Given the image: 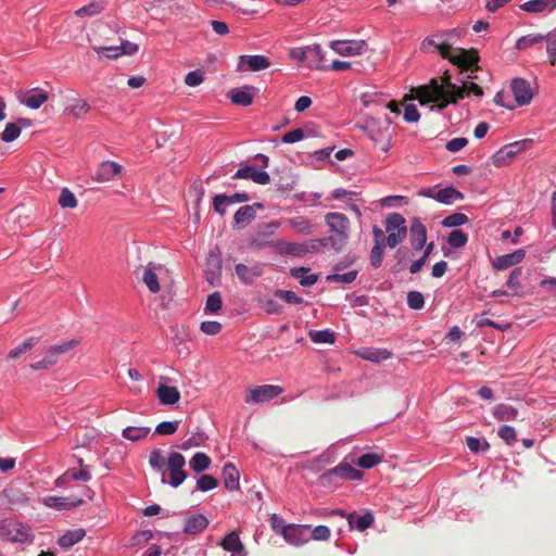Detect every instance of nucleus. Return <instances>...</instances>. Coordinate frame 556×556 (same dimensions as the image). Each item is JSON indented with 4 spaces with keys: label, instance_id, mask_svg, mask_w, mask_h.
I'll return each instance as SVG.
<instances>
[{
    "label": "nucleus",
    "instance_id": "1",
    "mask_svg": "<svg viewBox=\"0 0 556 556\" xmlns=\"http://www.w3.org/2000/svg\"><path fill=\"white\" fill-rule=\"evenodd\" d=\"M462 36V30L458 28L438 31L424 39L421 48L425 49L427 45L437 48L438 52L444 58L448 59L454 64L466 70L477 71V62L479 60L476 51H467L465 49H453L452 45Z\"/></svg>",
    "mask_w": 556,
    "mask_h": 556
},
{
    "label": "nucleus",
    "instance_id": "2",
    "mask_svg": "<svg viewBox=\"0 0 556 556\" xmlns=\"http://www.w3.org/2000/svg\"><path fill=\"white\" fill-rule=\"evenodd\" d=\"M416 96L421 104L426 102L437 103L431 106V110L443 111L448 104L457 103V99L450 98V92L444 89L443 84H440L437 78H432L427 85L419 86L416 89Z\"/></svg>",
    "mask_w": 556,
    "mask_h": 556
},
{
    "label": "nucleus",
    "instance_id": "3",
    "mask_svg": "<svg viewBox=\"0 0 556 556\" xmlns=\"http://www.w3.org/2000/svg\"><path fill=\"white\" fill-rule=\"evenodd\" d=\"M333 241V238L311 239L304 242H289L283 239L273 243L275 251L280 255H291L294 257L304 256L307 253H316Z\"/></svg>",
    "mask_w": 556,
    "mask_h": 556
},
{
    "label": "nucleus",
    "instance_id": "4",
    "mask_svg": "<svg viewBox=\"0 0 556 556\" xmlns=\"http://www.w3.org/2000/svg\"><path fill=\"white\" fill-rule=\"evenodd\" d=\"M363 477L361 470L355 469L349 463H340L338 466L325 471L318 478V483L323 488L334 490L340 486L343 480H359Z\"/></svg>",
    "mask_w": 556,
    "mask_h": 556
},
{
    "label": "nucleus",
    "instance_id": "5",
    "mask_svg": "<svg viewBox=\"0 0 556 556\" xmlns=\"http://www.w3.org/2000/svg\"><path fill=\"white\" fill-rule=\"evenodd\" d=\"M0 536L13 543H31L34 533L31 528L13 518H5L0 521Z\"/></svg>",
    "mask_w": 556,
    "mask_h": 556
},
{
    "label": "nucleus",
    "instance_id": "6",
    "mask_svg": "<svg viewBox=\"0 0 556 556\" xmlns=\"http://www.w3.org/2000/svg\"><path fill=\"white\" fill-rule=\"evenodd\" d=\"M387 247L396 248L407 236L406 220L400 213H390L386 218Z\"/></svg>",
    "mask_w": 556,
    "mask_h": 556
},
{
    "label": "nucleus",
    "instance_id": "7",
    "mask_svg": "<svg viewBox=\"0 0 556 556\" xmlns=\"http://www.w3.org/2000/svg\"><path fill=\"white\" fill-rule=\"evenodd\" d=\"M169 479H166L165 472L162 475V483L169 484L172 488H178L187 479V472L184 470L186 458L178 452H172L166 462Z\"/></svg>",
    "mask_w": 556,
    "mask_h": 556
},
{
    "label": "nucleus",
    "instance_id": "8",
    "mask_svg": "<svg viewBox=\"0 0 556 556\" xmlns=\"http://www.w3.org/2000/svg\"><path fill=\"white\" fill-rule=\"evenodd\" d=\"M283 392V388L274 384H262L250 388L244 396L248 404H257L268 402Z\"/></svg>",
    "mask_w": 556,
    "mask_h": 556
},
{
    "label": "nucleus",
    "instance_id": "9",
    "mask_svg": "<svg viewBox=\"0 0 556 556\" xmlns=\"http://www.w3.org/2000/svg\"><path fill=\"white\" fill-rule=\"evenodd\" d=\"M510 90L514 96L513 102L516 104V108L530 104L534 97V91L530 83L521 77L511 79Z\"/></svg>",
    "mask_w": 556,
    "mask_h": 556
},
{
    "label": "nucleus",
    "instance_id": "10",
    "mask_svg": "<svg viewBox=\"0 0 556 556\" xmlns=\"http://www.w3.org/2000/svg\"><path fill=\"white\" fill-rule=\"evenodd\" d=\"M329 47L342 56H353L364 53L368 45L365 40H332Z\"/></svg>",
    "mask_w": 556,
    "mask_h": 556
},
{
    "label": "nucleus",
    "instance_id": "11",
    "mask_svg": "<svg viewBox=\"0 0 556 556\" xmlns=\"http://www.w3.org/2000/svg\"><path fill=\"white\" fill-rule=\"evenodd\" d=\"M222 275V254L218 247L210 250L205 263V277L210 285L214 286Z\"/></svg>",
    "mask_w": 556,
    "mask_h": 556
},
{
    "label": "nucleus",
    "instance_id": "12",
    "mask_svg": "<svg viewBox=\"0 0 556 556\" xmlns=\"http://www.w3.org/2000/svg\"><path fill=\"white\" fill-rule=\"evenodd\" d=\"M326 224L330 227L331 231L338 236V240L343 242L349 237L350 220L342 213H328L325 216Z\"/></svg>",
    "mask_w": 556,
    "mask_h": 556
},
{
    "label": "nucleus",
    "instance_id": "13",
    "mask_svg": "<svg viewBox=\"0 0 556 556\" xmlns=\"http://www.w3.org/2000/svg\"><path fill=\"white\" fill-rule=\"evenodd\" d=\"M367 131L370 140L381 152L387 153L390 150L392 136L389 126L382 128L372 123L367 126Z\"/></svg>",
    "mask_w": 556,
    "mask_h": 556
},
{
    "label": "nucleus",
    "instance_id": "14",
    "mask_svg": "<svg viewBox=\"0 0 556 556\" xmlns=\"http://www.w3.org/2000/svg\"><path fill=\"white\" fill-rule=\"evenodd\" d=\"M169 381L168 377L161 376L159 386L156 389V395L160 404L162 405H174L180 400V392L176 387L167 386Z\"/></svg>",
    "mask_w": 556,
    "mask_h": 556
},
{
    "label": "nucleus",
    "instance_id": "15",
    "mask_svg": "<svg viewBox=\"0 0 556 556\" xmlns=\"http://www.w3.org/2000/svg\"><path fill=\"white\" fill-rule=\"evenodd\" d=\"M409 241L414 251H420L426 245L427 228L418 217H414L410 222Z\"/></svg>",
    "mask_w": 556,
    "mask_h": 556
},
{
    "label": "nucleus",
    "instance_id": "16",
    "mask_svg": "<svg viewBox=\"0 0 556 556\" xmlns=\"http://www.w3.org/2000/svg\"><path fill=\"white\" fill-rule=\"evenodd\" d=\"M249 200H250V197L245 192H236L231 195L216 194L213 198V206H214L215 212L223 216L226 214V207L228 205H231L235 203L248 202Z\"/></svg>",
    "mask_w": 556,
    "mask_h": 556
},
{
    "label": "nucleus",
    "instance_id": "17",
    "mask_svg": "<svg viewBox=\"0 0 556 556\" xmlns=\"http://www.w3.org/2000/svg\"><path fill=\"white\" fill-rule=\"evenodd\" d=\"M235 179H251L258 185H267L270 181V176L265 170H258L254 165H245L238 168L232 176Z\"/></svg>",
    "mask_w": 556,
    "mask_h": 556
},
{
    "label": "nucleus",
    "instance_id": "18",
    "mask_svg": "<svg viewBox=\"0 0 556 556\" xmlns=\"http://www.w3.org/2000/svg\"><path fill=\"white\" fill-rule=\"evenodd\" d=\"M42 503L47 507H50V508H53L56 510H70V509L83 504V500L77 496H74V495H71V496L51 495V496H46L42 500Z\"/></svg>",
    "mask_w": 556,
    "mask_h": 556
},
{
    "label": "nucleus",
    "instance_id": "19",
    "mask_svg": "<svg viewBox=\"0 0 556 556\" xmlns=\"http://www.w3.org/2000/svg\"><path fill=\"white\" fill-rule=\"evenodd\" d=\"M18 101L29 109L37 110L49 100L48 92L40 88H33L17 97Z\"/></svg>",
    "mask_w": 556,
    "mask_h": 556
},
{
    "label": "nucleus",
    "instance_id": "20",
    "mask_svg": "<svg viewBox=\"0 0 556 556\" xmlns=\"http://www.w3.org/2000/svg\"><path fill=\"white\" fill-rule=\"evenodd\" d=\"M527 144V140L516 141L500 149L494 155V164L509 163Z\"/></svg>",
    "mask_w": 556,
    "mask_h": 556
},
{
    "label": "nucleus",
    "instance_id": "21",
    "mask_svg": "<svg viewBox=\"0 0 556 556\" xmlns=\"http://www.w3.org/2000/svg\"><path fill=\"white\" fill-rule=\"evenodd\" d=\"M285 540L293 545L300 546L308 542V525H288Z\"/></svg>",
    "mask_w": 556,
    "mask_h": 556
},
{
    "label": "nucleus",
    "instance_id": "22",
    "mask_svg": "<svg viewBox=\"0 0 556 556\" xmlns=\"http://www.w3.org/2000/svg\"><path fill=\"white\" fill-rule=\"evenodd\" d=\"M255 88L252 86H243L241 88H232L228 91L227 97L233 104L249 106L253 103Z\"/></svg>",
    "mask_w": 556,
    "mask_h": 556
},
{
    "label": "nucleus",
    "instance_id": "23",
    "mask_svg": "<svg viewBox=\"0 0 556 556\" xmlns=\"http://www.w3.org/2000/svg\"><path fill=\"white\" fill-rule=\"evenodd\" d=\"M122 172V166L113 161L102 162L94 173L93 179L99 182H105L114 179Z\"/></svg>",
    "mask_w": 556,
    "mask_h": 556
},
{
    "label": "nucleus",
    "instance_id": "24",
    "mask_svg": "<svg viewBox=\"0 0 556 556\" xmlns=\"http://www.w3.org/2000/svg\"><path fill=\"white\" fill-rule=\"evenodd\" d=\"M526 256V251L523 249H519L514 251L513 253L504 254L501 256H497L493 261V267L496 270H504L509 267H513L523 261Z\"/></svg>",
    "mask_w": 556,
    "mask_h": 556
},
{
    "label": "nucleus",
    "instance_id": "25",
    "mask_svg": "<svg viewBox=\"0 0 556 556\" xmlns=\"http://www.w3.org/2000/svg\"><path fill=\"white\" fill-rule=\"evenodd\" d=\"M306 66L311 70H328V65L326 64L325 52L321 49L320 45L315 43L308 46Z\"/></svg>",
    "mask_w": 556,
    "mask_h": 556
},
{
    "label": "nucleus",
    "instance_id": "26",
    "mask_svg": "<svg viewBox=\"0 0 556 556\" xmlns=\"http://www.w3.org/2000/svg\"><path fill=\"white\" fill-rule=\"evenodd\" d=\"M520 9L527 13H551L556 9V0H529Z\"/></svg>",
    "mask_w": 556,
    "mask_h": 556
},
{
    "label": "nucleus",
    "instance_id": "27",
    "mask_svg": "<svg viewBox=\"0 0 556 556\" xmlns=\"http://www.w3.org/2000/svg\"><path fill=\"white\" fill-rule=\"evenodd\" d=\"M235 270L240 281L244 285H252L255 279L261 277L263 274L262 267L260 265L250 267L244 264H237Z\"/></svg>",
    "mask_w": 556,
    "mask_h": 556
},
{
    "label": "nucleus",
    "instance_id": "28",
    "mask_svg": "<svg viewBox=\"0 0 556 556\" xmlns=\"http://www.w3.org/2000/svg\"><path fill=\"white\" fill-rule=\"evenodd\" d=\"M255 207L263 208L262 203H254L253 205H243L238 208V211L233 215L235 224L239 228L245 227L249 223H251L255 216Z\"/></svg>",
    "mask_w": 556,
    "mask_h": 556
},
{
    "label": "nucleus",
    "instance_id": "29",
    "mask_svg": "<svg viewBox=\"0 0 556 556\" xmlns=\"http://www.w3.org/2000/svg\"><path fill=\"white\" fill-rule=\"evenodd\" d=\"M350 528L357 531H365L372 526L375 518L370 511H366L364 515H358L355 511L346 516Z\"/></svg>",
    "mask_w": 556,
    "mask_h": 556
},
{
    "label": "nucleus",
    "instance_id": "30",
    "mask_svg": "<svg viewBox=\"0 0 556 556\" xmlns=\"http://www.w3.org/2000/svg\"><path fill=\"white\" fill-rule=\"evenodd\" d=\"M224 485L228 491L239 490L240 473L232 463L225 464L223 468Z\"/></svg>",
    "mask_w": 556,
    "mask_h": 556
},
{
    "label": "nucleus",
    "instance_id": "31",
    "mask_svg": "<svg viewBox=\"0 0 556 556\" xmlns=\"http://www.w3.org/2000/svg\"><path fill=\"white\" fill-rule=\"evenodd\" d=\"M358 356L371 363H381L391 358L392 353L387 349L365 348L358 351Z\"/></svg>",
    "mask_w": 556,
    "mask_h": 556
},
{
    "label": "nucleus",
    "instance_id": "32",
    "mask_svg": "<svg viewBox=\"0 0 556 556\" xmlns=\"http://www.w3.org/2000/svg\"><path fill=\"white\" fill-rule=\"evenodd\" d=\"M208 526V519L204 515H192L187 518L184 532L188 534H198L204 531Z\"/></svg>",
    "mask_w": 556,
    "mask_h": 556
},
{
    "label": "nucleus",
    "instance_id": "33",
    "mask_svg": "<svg viewBox=\"0 0 556 556\" xmlns=\"http://www.w3.org/2000/svg\"><path fill=\"white\" fill-rule=\"evenodd\" d=\"M220 545L226 552L232 554L242 555L245 553L244 546L239 538V534L235 531L228 533L220 542Z\"/></svg>",
    "mask_w": 556,
    "mask_h": 556
},
{
    "label": "nucleus",
    "instance_id": "34",
    "mask_svg": "<svg viewBox=\"0 0 556 556\" xmlns=\"http://www.w3.org/2000/svg\"><path fill=\"white\" fill-rule=\"evenodd\" d=\"M239 59H240L239 65H241L242 63H247L249 70L252 72H258L262 70H266L270 66L269 59L267 56L261 55V54L241 55Z\"/></svg>",
    "mask_w": 556,
    "mask_h": 556
},
{
    "label": "nucleus",
    "instance_id": "35",
    "mask_svg": "<svg viewBox=\"0 0 556 556\" xmlns=\"http://www.w3.org/2000/svg\"><path fill=\"white\" fill-rule=\"evenodd\" d=\"M463 199L464 194L452 186L442 188L434 194L435 201L446 205L453 204L455 201H459Z\"/></svg>",
    "mask_w": 556,
    "mask_h": 556
},
{
    "label": "nucleus",
    "instance_id": "36",
    "mask_svg": "<svg viewBox=\"0 0 556 556\" xmlns=\"http://www.w3.org/2000/svg\"><path fill=\"white\" fill-rule=\"evenodd\" d=\"M142 281L152 293H157L161 289L157 276L155 274V266L153 263H149L146 267H142Z\"/></svg>",
    "mask_w": 556,
    "mask_h": 556
},
{
    "label": "nucleus",
    "instance_id": "37",
    "mask_svg": "<svg viewBox=\"0 0 556 556\" xmlns=\"http://www.w3.org/2000/svg\"><path fill=\"white\" fill-rule=\"evenodd\" d=\"M308 271H309V268L307 267H294L290 270V274L292 277L299 279L301 286L303 287H312L313 285H315L318 279H319V275L318 274H309L308 275Z\"/></svg>",
    "mask_w": 556,
    "mask_h": 556
},
{
    "label": "nucleus",
    "instance_id": "38",
    "mask_svg": "<svg viewBox=\"0 0 556 556\" xmlns=\"http://www.w3.org/2000/svg\"><path fill=\"white\" fill-rule=\"evenodd\" d=\"M493 416L498 421H513L517 418L518 410L511 405L501 403L494 407Z\"/></svg>",
    "mask_w": 556,
    "mask_h": 556
},
{
    "label": "nucleus",
    "instance_id": "39",
    "mask_svg": "<svg viewBox=\"0 0 556 556\" xmlns=\"http://www.w3.org/2000/svg\"><path fill=\"white\" fill-rule=\"evenodd\" d=\"M86 532L84 529H74L66 531L60 539L59 544L63 548H70L74 544L78 543L85 536Z\"/></svg>",
    "mask_w": 556,
    "mask_h": 556
},
{
    "label": "nucleus",
    "instance_id": "40",
    "mask_svg": "<svg viewBox=\"0 0 556 556\" xmlns=\"http://www.w3.org/2000/svg\"><path fill=\"white\" fill-rule=\"evenodd\" d=\"M522 275L521 267H515L506 280V286L513 291V295L521 296L522 295V285L520 282V277Z\"/></svg>",
    "mask_w": 556,
    "mask_h": 556
},
{
    "label": "nucleus",
    "instance_id": "41",
    "mask_svg": "<svg viewBox=\"0 0 556 556\" xmlns=\"http://www.w3.org/2000/svg\"><path fill=\"white\" fill-rule=\"evenodd\" d=\"M150 431L151 430L149 427L129 426L123 430L122 435L126 440H129L131 442H137V441H140V440L147 438L148 434L150 433Z\"/></svg>",
    "mask_w": 556,
    "mask_h": 556
},
{
    "label": "nucleus",
    "instance_id": "42",
    "mask_svg": "<svg viewBox=\"0 0 556 556\" xmlns=\"http://www.w3.org/2000/svg\"><path fill=\"white\" fill-rule=\"evenodd\" d=\"M104 8V2L94 0L76 10L75 15L78 17H91L100 14Z\"/></svg>",
    "mask_w": 556,
    "mask_h": 556
},
{
    "label": "nucleus",
    "instance_id": "43",
    "mask_svg": "<svg viewBox=\"0 0 556 556\" xmlns=\"http://www.w3.org/2000/svg\"><path fill=\"white\" fill-rule=\"evenodd\" d=\"M547 35H541V34H529L526 36L520 37L515 45V48L517 50H527L528 48L541 43L544 40H546Z\"/></svg>",
    "mask_w": 556,
    "mask_h": 556
},
{
    "label": "nucleus",
    "instance_id": "44",
    "mask_svg": "<svg viewBox=\"0 0 556 556\" xmlns=\"http://www.w3.org/2000/svg\"><path fill=\"white\" fill-rule=\"evenodd\" d=\"M211 458L202 452L195 453L189 460V466L194 472H202L211 465Z\"/></svg>",
    "mask_w": 556,
    "mask_h": 556
},
{
    "label": "nucleus",
    "instance_id": "45",
    "mask_svg": "<svg viewBox=\"0 0 556 556\" xmlns=\"http://www.w3.org/2000/svg\"><path fill=\"white\" fill-rule=\"evenodd\" d=\"M90 110V105L86 100L78 99L72 105L65 109V112L76 118L84 117Z\"/></svg>",
    "mask_w": 556,
    "mask_h": 556
},
{
    "label": "nucleus",
    "instance_id": "46",
    "mask_svg": "<svg viewBox=\"0 0 556 556\" xmlns=\"http://www.w3.org/2000/svg\"><path fill=\"white\" fill-rule=\"evenodd\" d=\"M309 339L314 343H333L336 341V334L330 329H324V330H311L309 331Z\"/></svg>",
    "mask_w": 556,
    "mask_h": 556
},
{
    "label": "nucleus",
    "instance_id": "47",
    "mask_svg": "<svg viewBox=\"0 0 556 556\" xmlns=\"http://www.w3.org/2000/svg\"><path fill=\"white\" fill-rule=\"evenodd\" d=\"M38 342V338L30 337L26 339L23 343H21L18 346L11 350L8 357L12 359L18 358L23 353L30 351Z\"/></svg>",
    "mask_w": 556,
    "mask_h": 556
},
{
    "label": "nucleus",
    "instance_id": "48",
    "mask_svg": "<svg viewBox=\"0 0 556 556\" xmlns=\"http://www.w3.org/2000/svg\"><path fill=\"white\" fill-rule=\"evenodd\" d=\"M466 444H467V447L469 448V451L475 454L484 453V452L489 451V448H490V444L486 440L479 439L476 437H468L466 439Z\"/></svg>",
    "mask_w": 556,
    "mask_h": 556
},
{
    "label": "nucleus",
    "instance_id": "49",
    "mask_svg": "<svg viewBox=\"0 0 556 556\" xmlns=\"http://www.w3.org/2000/svg\"><path fill=\"white\" fill-rule=\"evenodd\" d=\"M330 529L327 526L319 525L315 528H312L308 525V542L311 540L327 541L330 538Z\"/></svg>",
    "mask_w": 556,
    "mask_h": 556
},
{
    "label": "nucleus",
    "instance_id": "50",
    "mask_svg": "<svg viewBox=\"0 0 556 556\" xmlns=\"http://www.w3.org/2000/svg\"><path fill=\"white\" fill-rule=\"evenodd\" d=\"M58 363V357L48 349L41 361L31 363L29 366L33 370L48 369Z\"/></svg>",
    "mask_w": 556,
    "mask_h": 556
},
{
    "label": "nucleus",
    "instance_id": "51",
    "mask_svg": "<svg viewBox=\"0 0 556 556\" xmlns=\"http://www.w3.org/2000/svg\"><path fill=\"white\" fill-rule=\"evenodd\" d=\"M468 241V236L463 230H452L447 236V243L456 249L463 248Z\"/></svg>",
    "mask_w": 556,
    "mask_h": 556
},
{
    "label": "nucleus",
    "instance_id": "52",
    "mask_svg": "<svg viewBox=\"0 0 556 556\" xmlns=\"http://www.w3.org/2000/svg\"><path fill=\"white\" fill-rule=\"evenodd\" d=\"M21 135V126L15 123H8L4 130L0 134V139L3 142H12Z\"/></svg>",
    "mask_w": 556,
    "mask_h": 556
},
{
    "label": "nucleus",
    "instance_id": "53",
    "mask_svg": "<svg viewBox=\"0 0 556 556\" xmlns=\"http://www.w3.org/2000/svg\"><path fill=\"white\" fill-rule=\"evenodd\" d=\"M468 222L467 215L463 213H453L447 215L443 220L441 222L442 226L445 228H455L459 227Z\"/></svg>",
    "mask_w": 556,
    "mask_h": 556
},
{
    "label": "nucleus",
    "instance_id": "54",
    "mask_svg": "<svg viewBox=\"0 0 556 556\" xmlns=\"http://www.w3.org/2000/svg\"><path fill=\"white\" fill-rule=\"evenodd\" d=\"M58 202L63 208H75L78 204L75 194L67 188L62 189Z\"/></svg>",
    "mask_w": 556,
    "mask_h": 556
},
{
    "label": "nucleus",
    "instance_id": "55",
    "mask_svg": "<svg viewBox=\"0 0 556 556\" xmlns=\"http://www.w3.org/2000/svg\"><path fill=\"white\" fill-rule=\"evenodd\" d=\"M381 460L382 458L380 455L376 453H366L357 459V466L363 469H371L372 467L381 463Z\"/></svg>",
    "mask_w": 556,
    "mask_h": 556
},
{
    "label": "nucleus",
    "instance_id": "56",
    "mask_svg": "<svg viewBox=\"0 0 556 556\" xmlns=\"http://www.w3.org/2000/svg\"><path fill=\"white\" fill-rule=\"evenodd\" d=\"M358 271L356 269L350 270L344 274H331L326 277L327 281L331 282H342V283H352L357 278Z\"/></svg>",
    "mask_w": 556,
    "mask_h": 556
},
{
    "label": "nucleus",
    "instance_id": "57",
    "mask_svg": "<svg viewBox=\"0 0 556 556\" xmlns=\"http://www.w3.org/2000/svg\"><path fill=\"white\" fill-rule=\"evenodd\" d=\"M218 486V480L212 475H202L197 480V489L201 492H207Z\"/></svg>",
    "mask_w": 556,
    "mask_h": 556
},
{
    "label": "nucleus",
    "instance_id": "58",
    "mask_svg": "<svg viewBox=\"0 0 556 556\" xmlns=\"http://www.w3.org/2000/svg\"><path fill=\"white\" fill-rule=\"evenodd\" d=\"M289 224L302 235H309L312 232L313 225L304 217H294L289 219Z\"/></svg>",
    "mask_w": 556,
    "mask_h": 556
},
{
    "label": "nucleus",
    "instance_id": "59",
    "mask_svg": "<svg viewBox=\"0 0 556 556\" xmlns=\"http://www.w3.org/2000/svg\"><path fill=\"white\" fill-rule=\"evenodd\" d=\"M498 437L505 441L507 445H514L517 442L516 429L511 426L504 425L497 431Z\"/></svg>",
    "mask_w": 556,
    "mask_h": 556
},
{
    "label": "nucleus",
    "instance_id": "60",
    "mask_svg": "<svg viewBox=\"0 0 556 556\" xmlns=\"http://www.w3.org/2000/svg\"><path fill=\"white\" fill-rule=\"evenodd\" d=\"M223 300L218 292L211 293L205 303V312L215 314L222 308Z\"/></svg>",
    "mask_w": 556,
    "mask_h": 556
},
{
    "label": "nucleus",
    "instance_id": "61",
    "mask_svg": "<svg viewBox=\"0 0 556 556\" xmlns=\"http://www.w3.org/2000/svg\"><path fill=\"white\" fill-rule=\"evenodd\" d=\"M149 464H150V466L155 471H159V472H162V473L164 472L163 468H164L166 463H165V459L162 456V451L161 450L155 448V450L150 452Z\"/></svg>",
    "mask_w": 556,
    "mask_h": 556
},
{
    "label": "nucleus",
    "instance_id": "62",
    "mask_svg": "<svg viewBox=\"0 0 556 556\" xmlns=\"http://www.w3.org/2000/svg\"><path fill=\"white\" fill-rule=\"evenodd\" d=\"M384 247L383 244H375L370 251V265L374 268H379L382 264L384 256Z\"/></svg>",
    "mask_w": 556,
    "mask_h": 556
},
{
    "label": "nucleus",
    "instance_id": "63",
    "mask_svg": "<svg viewBox=\"0 0 556 556\" xmlns=\"http://www.w3.org/2000/svg\"><path fill=\"white\" fill-rule=\"evenodd\" d=\"M179 427V421H162L155 428V433L161 435H170L174 434Z\"/></svg>",
    "mask_w": 556,
    "mask_h": 556
},
{
    "label": "nucleus",
    "instance_id": "64",
    "mask_svg": "<svg viewBox=\"0 0 556 556\" xmlns=\"http://www.w3.org/2000/svg\"><path fill=\"white\" fill-rule=\"evenodd\" d=\"M407 305L412 309H421L425 305V299L419 291H409L407 294Z\"/></svg>",
    "mask_w": 556,
    "mask_h": 556
}]
</instances>
